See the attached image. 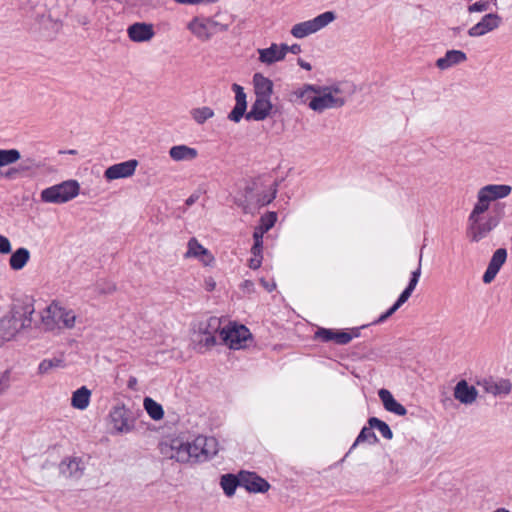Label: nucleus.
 <instances>
[{"label":"nucleus","instance_id":"c756f323","mask_svg":"<svg viewBox=\"0 0 512 512\" xmlns=\"http://www.w3.org/2000/svg\"><path fill=\"white\" fill-rule=\"evenodd\" d=\"M255 96H268L273 94V81L262 73H255L252 78Z\"/></svg>","mask_w":512,"mask_h":512},{"label":"nucleus","instance_id":"4d7b16f0","mask_svg":"<svg viewBox=\"0 0 512 512\" xmlns=\"http://www.w3.org/2000/svg\"><path fill=\"white\" fill-rule=\"evenodd\" d=\"M187 202H188V204H190V203H193V200L190 198V199H188Z\"/></svg>","mask_w":512,"mask_h":512},{"label":"nucleus","instance_id":"20e7f679","mask_svg":"<svg viewBox=\"0 0 512 512\" xmlns=\"http://www.w3.org/2000/svg\"><path fill=\"white\" fill-rule=\"evenodd\" d=\"M34 312V304L31 301H25L15 305L12 310L11 318L2 320L0 323L1 329L3 330L2 336L10 340L20 331L30 328Z\"/></svg>","mask_w":512,"mask_h":512},{"label":"nucleus","instance_id":"473e14b6","mask_svg":"<svg viewBox=\"0 0 512 512\" xmlns=\"http://www.w3.org/2000/svg\"><path fill=\"white\" fill-rule=\"evenodd\" d=\"M31 257L30 251L25 247L16 249L9 258V266L14 271L22 270Z\"/></svg>","mask_w":512,"mask_h":512},{"label":"nucleus","instance_id":"0eeeda50","mask_svg":"<svg viewBox=\"0 0 512 512\" xmlns=\"http://www.w3.org/2000/svg\"><path fill=\"white\" fill-rule=\"evenodd\" d=\"M41 324L46 331L72 329L76 323V314L59 303L52 302L40 313Z\"/></svg>","mask_w":512,"mask_h":512},{"label":"nucleus","instance_id":"37998d69","mask_svg":"<svg viewBox=\"0 0 512 512\" xmlns=\"http://www.w3.org/2000/svg\"><path fill=\"white\" fill-rule=\"evenodd\" d=\"M263 233L261 231H254L253 238H254V245L251 248V251L262 252L263 250Z\"/></svg>","mask_w":512,"mask_h":512},{"label":"nucleus","instance_id":"dca6fc26","mask_svg":"<svg viewBox=\"0 0 512 512\" xmlns=\"http://www.w3.org/2000/svg\"><path fill=\"white\" fill-rule=\"evenodd\" d=\"M422 270V254L419 258V263L417 268L412 272L410 282L406 289L401 293L398 300L395 302V304L383 315H381L378 319V323H381L385 321L388 317H390L392 314H394L411 296L412 292L414 291L415 287L418 284L420 275Z\"/></svg>","mask_w":512,"mask_h":512},{"label":"nucleus","instance_id":"49530a36","mask_svg":"<svg viewBox=\"0 0 512 512\" xmlns=\"http://www.w3.org/2000/svg\"><path fill=\"white\" fill-rule=\"evenodd\" d=\"M240 290L244 293V294H252L255 292L256 288H255V284L253 281L251 280H244L240 286H239Z\"/></svg>","mask_w":512,"mask_h":512},{"label":"nucleus","instance_id":"de8ad7c7","mask_svg":"<svg viewBox=\"0 0 512 512\" xmlns=\"http://www.w3.org/2000/svg\"><path fill=\"white\" fill-rule=\"evenodd\" d=\"M281 45L283 47H285L284 49V56L286 57V55L290 52L292 54H299L301 52V46L299 44H293V45H288V44H285V43H281Z\"/></svg>","mask_w":512,"mask_h":512},{"label":"nucleus","instance_id":"79ce46f5","mask_svg":"<svg viewBox=\"0 0 512 512\" xmlns=\"http://www.w3.org/2000/svg\"><path fill=\"white\" fill-rule=\"evenodd\" d=\"M487 8H488V6H487L486 2L476 1V2H473L472 4H470L467 7V12L469 14L483 13V12H485L487 10Z\"/></svg>","mask_w":512,"mask_h":512},{"label":"nucleus","instance_id":"a19ab883","mask_svg":"<svg viewBox=\"0 0 512 512\" xmlns=\"http://www.w3.org/2000/svg\"><path fill=\"white\" fill-rule=\"evenodd\" d=\"M277 220V215L274 212H269L266 215L261 217L260 225L255 228L256 231H261V233L265 234L268 230H270Z\"/></svg>","mask_w":512,"mask_h":512},{"label":"nucleus","instance_id":"a878e982","mask_svg":"<svg viewBox=\"0 0 512 512\" xmlns=\"http://www.w3.org/2000/svg\"><path fill=\"white\" fill-rule=\"evenodd\" d=\"M170 159L174 162H193L198 156L199 152L196 148L186 144H178L170 147L168 151Z\"/></svg>","mask_w":512,"mask_h":512},{"label":"nucleus","instance_id":"c9c22d12","mask_svg":"<svg viewBox=\"0 0 512 512\" xmlns=\"http://www.w3.org/2000/svg\"><path fill=\"white\" fill-rule=\"evenodd\" d=\"M192 119L199 125L214 117V110L208 106L194 108L190 111Z\"/></svg>","mask_w":512,"mask_h":512},{"label":"nucleus","instance_id":"f03ea898","mask_svg":"<svg viewBox=\"0 0 512 512\" xmlns=\"http://www.w3.org/2000/svg\"><path fill=\"white\" fill-rule=\"evenodd\" d=\"M230 24L218 9L213 15L198 14L187 23V30L200 42L210 41L216 34L228 31Z\"/></svg>","mask_w":512,"mask_h":512},{"label":"nucleus","instance_id":"2f4dec72","mask_svg":"<svg viewBox=\"0 0 512 512\" xmlns=\"http://www.w3.org/2000/svg\"><path fill=\"white\" fill-rule=\"evenodd\" d=\"M317 337L324 341H334L337 344L344 345L352 340V335L344 331H334L331 329H320L316 333Z\"/></svg>","mask_w":512,"mask_h":512},{"label":"nucleus","instance_id":"4c0bfd02","mask_svg":"<svg viewBox=\"0 0 512 512\" xmlns=\"http://www.w3.org/2000/svg\"><path fill=\"white\" fill-rule=\"evenodd\" d=\"M368 424L370 428L377 429L385 439H392L393 433L386 422L376 417H372L368 420Z\"/></svg>","mask_w":512,"mask_h":512},{"label":"nucleus","instance_id":"4468645a","mask_svg":"<svg viewBox=\"0 0 512 512\" xmlns=\"http://www.w3.org/2000/svg\"><path fill=\"white\" fill-rule=\"evenodd\" d=\"M109 419L114 432L117 434H127L134 429V420L130 416V411L124 405L113 407Z\"/></svg>","mask_w":512,"mask_h":512},{"label":"nucleus","instance_id":"2eb2a0df","mask_svg":"<svg viewBox=\"0 0 512 512\" xmlns=\"http://www.w3.org/2000/svg\"><path fill=\"white\" fill-rule=\"evenodd\" d=\"M184 258L197 260L205 268L213 267L216 262L212 252L204 247L195 237L190 238L187 242Z\"/></svg>","mask_w":512,"mask_h":512},{"label":"nucleus","instance_id":"603ef678","mask_svg":"<svg viewBox=\"0 0 512 512\" xmlns=\"http://www.w3.org/2000/svg\"><path fill=\"white\" fill-rule=\"evenodd\" d=\"M297 64L304 70L306 71H310L312 70V66L309 62L305 61L304 59L302 58H298L297 59Z\"/></svg>","mask_w":512,"mask_h":512},{"label":"nucleus","instance_id":"a211bd4d","mask_svg":"<svg viewBox=\"0 0 512 512\" xmlns=\"http://www.w3.org/2000/svg\"><path fill=\"white\" fill-rule=\"evenodd\" d=\"M195 461L206 460L215 456L219 451V444L214 437L197 436L193 438Z\"/></svg>","mask_w":512,"mask_h":512},{"label":"nucleus","instance_id":"b1692460","mask_svg":"<svg viewBox=\"0 0 512 512\" xmlns=\"http://www.w3.org/2000/svg\"><path fill=\"white\" fill-rule=\"evenodd\" d=\"M315 86L314 84H303L291 90L287 94V101L294 106L305 104L309 106L311 99H313Z\"/></svg>","mask_w":512,"mask_h":512},{"label":"nucleus","instance_id":"72a5a7b5","mask_svg":"<svg viewBox=\"0 0 512 512\" xmlns=\"http://www.w3.org/2000/svg\"><path fill=\"white\" fill-rule=\"evenodd\" d=\"M143 406L149 417L155 421L162 420L164 417V409L160 403L150 397L143 400Z\"/></svg>","mask_w":512,"mask_h":512},{"label":"nucleus","instance_id":"1a4fd4ad","mask_svg":"<svg viewBox=\"0 0 512 512\" xmlns=\"http://www.w3.org/2000/svg\"><path fill=\"white\" fill-rule=\"evenodd\" d=\"M221 321L217 317H210L198 322L192 331L191 342L193 349L204 353L216 345V333L221 330Z\"/></svg>","mask_w":512,"mask_h":512},{"label":"nucleus","instance_id":"e433bc0d","mask_svg":"<svg viewBox=\"0 0 512 512\" xmlns=\"http://www.w3.org/2000/svg\"><path fill=\"white\" fill-rule=\"evenodd\" d=\"M220 484L224 493L230 497L234 495L237 486H240V476L237 478L231 474L223 475Z\"/></svg>","mask_w":512,"mask_h":512},{"label":"nucleus","instance_id":"f8f14e48","mask_svg":"<svg viewBox=\"0 0 512 512\" xmlns=\"http://www.w3.org/2000/svg\"><path fill=\"white\" fill-rule=\"evenodd\" d=\"M251 333L244 325L230 323L220 330L222 343L230 349L239 350L247 346Z\"/></svg>","mask_w":512,"mask_h":512},{"label":"nucleus","instance_id":"bb28decb","mask_svg":"<svg viewBox=\"0 0 512 512\" xmlns=\"http://www.w3.org/2000/svg\"><path fill=\"white\" fill-rule=\"evenodd\" d=\"M59 470L65 477L78 479L83 475L84 463L78 457L65 458L61 461Z\"/></svg>","mask_w":512,"mask_h":512},{"label":"nucleus","instance_id":"c85d7f7f","mask_svg":"<svg viewBox=\"0 0 512 512\" xmlns=\"http://www.w3.org/2000/svg\"><path fill=\"white\" fill-rule=\"evenodd\" d=\"M379 398L382 401V404L390 413H394L398 416H405L407 414L406 408L396 401L393 397L392 393L387 389H380L378 392Z\"/></svg>","mask_w":512,"mask_h":512},{"label":"nucleus","instance_id":"09e8293b","mask_svg":"<svg viewBox=\"0 0 512 512\" xmlns=\"http://www.w3.org/2000/svg\"><path fill=\"white\" fill-rule=\"evenodd\" d=\"M9 387V375L7 373L0 374V395Z\"/></svg>","mask_w":512,"mask_h":512},{"label":"nucleus","instance_id":"864d4df0","mask_svg":"<svg viewBox=\"0 0 512 512\" xmlns=\"http://www.w3.org/2000/svg\"><path fill=\"white\" fill-rule=\"evenodd\" d=\"M48 20H51L54 23L55 26L59 25L58 19H52L50 15L48 16Z\"/></svg>","mask_w":512,"mask_h":512},{"label":"nucleus","instance_id":"412c9836","mask_svg":"<svg viewBox=\"0 0 512 512\" xmlns=\"http://www.w3.org/2000/svg\"><path fill=\"white\" fill-rule=\"evenodd\" d=\"M127 35L135 43L149 42L155 36L154 26L151 23L136 22L127 28Z\"/></svg>","mask_w":512,"mask_h":512},{"label":"nucleus","instance_id":"9d476101","mask_svg":"<svg viewBox=\"0 0 512 512\" xmlns=\"http://www.w3.org/2000/svg\"><path fill=\"white\" fill-rule=\"evenodd\" d=\"M79 193V182L77 180H66L42 190L40 199L44 203L63 204L76 198Z\"/></svg>","mask_w":512,"mask_h":512},{"label":"nucleus","instance_id":"6ab92c4d","mask_svg":"<svg viewBox=\"0 0 512 512\" xmlns=\"http://www.w3.org/2000/svg\"><path fill=\"white\" fill-rule=\"evenodd\" d=\"M483 390L494 397H506L512 391V382L507 378H487L478 383Z\"/></svg>","mask_w":512,"mask_h":512},{"label":"nucleus","instance_id":"3c124183","mask_svg":"<svg viewBox=\"0 0 512 512\" xmlns=\"http://www.w3.org/2000/svg\"><path fill=\"white\" fill-rule=\"evenodd\" d=\"M260 283L268 292H272L276 288L275 282H268L264 278L260 279Z\"/></svg>","mask_w":512,"mask_h":512},{"label":"nucleus","instance_id":"f3484780","mask_svg":"<svg viewBox=\"0 0 512 512\" xmlns=\"http://www.w3.org/2000/svg\"><path fill=\"white\" fill-rule=\"evenodd\" d=\"M138 165L139 162L137 159H129L124 162L113 164L104 171V178L108 182L130 178L134 176Z\"/></svg>","mask_w":512,"mask_h":512},{"label":"nucleus","instance_id":"5701e85b","mask_svg":"<svg viewBox=\"0 0 512 512\" xmlns=\"http://www.w3.org/2000/svg\"><path fill=\"white\" fill-rule=\"evenodd\" d=\"M478 390L466 380H460L454 387L453 396L463 405H472L478 398Z\"/></svg>","mask_w":512,"mask_h":512},{"label":"nucleus","instance_id":"7ed1b4c3","mask_svg":"<svg viewBox=\"0 0 512 512\" xmlns=\"http://www.w3.org/2000/svg\"><path fill=\"white\" fill-rule=\"evenodd\" d=\"M504 215V204L493 205L492 212L487 214H469L467 237L472 243L485 239L501 223Z\"/></svg>","mask_w":512,"mask_h":512},{"label":"nucleus","instance_id":"58836bf2","mask_svg":"<svg viewBox=\"0 0 512 512\" xmlns=\"http://www.w3.org/2000/svg\"><path fill=\"white\" fill-rule=\"evenodd\" d=\"M63 360L59 358L44 359L38 366V373L41 375L48 374L55 368L63 367Z\"/></svg>","mask_w":512,"mask_h":512},{"label":"nucleus","instance_id":"f704fd0d","mask_svg":"<svg viewBox=\"0 0 512 512\" xmlns=\"http://www.w3.org/2000/svg\"><path fill=\"white\" fill-rule=\"evenodd\" d=\"M21 159V153L17 149H0V169L15 164Z\"/></svg>","mask_w":512,"mask_h":512},{"label":"nucleus","instance_id":"7c9ffc66","mask_svg":"<svg viewBox=\"0 0 512 512\" xmlns=\"http://www.w3.org/2000/svg\"><path fill=\"white\" fill-rule=\"evenodd\" d=\"M92 391L86 386H82L75 390L71 395V406L76 410H86L91 401Z\"/></svg>","mask_w":512,"mask_h":512},{"label":"nucleus","instance_id":"a18cd8bd","mask_svg":"<svg viewBox=\"0 0 512 512\" xmlns=\"http://www.w3.org/2000/svg\"><path fill=\"white\" fill-rule=\"evenodd\" d=\"M11 251L12 246L10 240L4 235H0V254H9Z\"/></svg>","mask_w":512,"mask_h":512},{"label":"nucleus","instance_id":"8fccbe9b","mask_svg":"<svg viewBox=\"0 0 512 512\" xmlns=\"http://www.w3.org/2000/svg\"><path fill=\"white\" fill-rule=\"evenodd\" d=\"M216 287V281L213 277L204 278V288L206 291H213Z\"/></svg>","mask_w":512,"mask_h":512},{"label":"nucleus","instance_id":"4be33fe9","mask_svg":"<svg viewBox=\"0 0 512 512\" xmlns=\"http://www.w3.org/2000/svg\"><path fill=\"white\" fill-rule=\"evenodd\" d=\"M240 486L253 493H264L270 488V484L253 472L240 473Z\"/></svg>","mask_w":512,"mask_h":512},{"label":"nucleus","instance_id":"aec40b11","mask_svg":"<svg viewBox=\"0 0 512 512\" xmlns=\"http://www.w3.org/2000/svg\"><path fill=\"white\" fill-rule=\"evenodd\" d=\"M284 49L281 43H271L266 48H258V62L264 66L270 67L285 59Z\"/></svg>","mask_w":512,"mask_h":512},{"label":"nucleus","instance_id":"cd10ccee","mask_svg":"<svg viewBox=\"0 0 512 512\" xmlns=\"http://www.w3.org/2000/svg\"><path fill=\"white\" fill-rule=\"evenodd\" d=\"M467 60V55L461 50H448L445 55L436 60V67L440 70H447Z\"/></svg>","mask_w":512,"mask_h":512},{"label":"nucleus","instance_id":"423d86ee","mask_svg":"<svg viewBox=\"0 0 512 512\" xmlns=\"http://www.w3.org/2000/svg\"><path fill=\"white\" fill-rule=\"evenodd\" d=\"M512 193L508 184H487L477 190L476 201L469 214H487L492 212V203L505 199Z\"/></svg>","mask_w":512,"mask_h":512},{"label":"nucleus","instance_id":"6e6d98bb","mask_svg":"<svg viewBox=\"0 0 512 512\" xmlns=\"http://www.w3.org/2000/svg\"><path fill=\"white\" fill-rule=\"evenodd\" d=\"M274 197H275V191L273 192V195H272V197H271V198H269V199H268V200L266 201V203H269V202H271V200H272V199H273Z\"/></svg>","mask_w":512,"mask_h":512},{"label":"nucleus","instance_id":"5fc2aeb1","mask_svg":"<svg viewBox=\"0 0 512 512\" xmlns=\"http://www.w3.org/2000/svg\"><path fill=\"white\" fill-rule=\"evenodd\" d=\"M494 512H509V511L505 508H499V509L495 510Z\"/></svg>","mask_w":512,"mask_h":512},{"label":"nucleus","instance_id":"ddd939ff","mask_svg":"<svg viewBox=\"0 0 512 512\" xmlns=\"http://www.w3.org/2000/svg\"><path fill=\"white\" fill-rule=\"evenodd\" d=\"M502 25L503 17L497 12H489L467 30V35L471 38H481L495 32Z\"/></svg>","mask_w":512,"mask_h":512},{"label":"nucleus","instance_id":"9b49d317","mask_svg":"<svg viewBox=\"0 0 512 512\" xmlns=\"http://www.w3.org/2000/svg\"><path fill=\"white\" fill-rule=\"evenodd\" d=\"M335 19V12L326 11L317 15L313 19L294 24L290 29V34L296 39H303L323 30L334 22Z\"/></svg>","mask_w":512,"mask_h":512},{"label":"nucleus","instance_id":"393cba45","mask_svg":"<svg viewBox=\"0 0 512 512\" xmlns=\"http://www.w3.org/2000/svg\"><path fill=\"white\" fill-rule=\"evenodd\" d=\"M506 259H507V251L504 248H499L493 253V255L490 259V262L488 264V267L483 275V282L485 284H489L495 279L500 268L506 262Z\"/></svg>","mask_w":512,"mask_h":512},{"label":"nucleus","instance_id":"6e6552de","mask_svg":"<svg viewBox=\"0 0 512 512\" xmlns=\"http://www.w3.org/2000/svg\"><path fill=\"white\" fill-rule=\"evenodd\" d=\"M346 102L343 90L340 84L330 86H315L313 99L309 103V108L316 112L322 113L328 109H337L342 107Z\"/></svg>","mask_w":512,"mask_h":512},{"label":"nucleus","instance_id":"f257e3e1","mask_svg":"<svg viewBox=\"0 0 512 512\" xmlns=\"http://www.w3.org/2000/svg\"><path fill=\"white\" fill-rule=\"evenodd\" d=\"M232 90L235 93V106L228 114L230 121L238 123L244 116L247 120L263 121L270 115L273 109L271 97L256 96L250 111L245 113L247 110V96L244 88L235 83L232 85Z\"/></svg>","mask_w":512,"mask_h":512},{"label":"nucleus","instance_id":"39448f33","mask_svg":"<svg viewBox=\"0 0 512 512\" xmlns=\"http://www.w3.org/2000/svg\"><path fill=\"white\" fill-rule=\"evenodd\" d=\"M159 450L161 455L169 460L179 463H189L195 461L193 439L185 436H174L164 439Z\"/></svg>","mask_w":512,"mask_h":512},{"label":"nucleus","instance_id":"c03bdc74","mask_svg":"<svg viewBox=\"0 0 512 512\" xmlns=\"http://www.w3.org/2000/svg\"><path fill=\"white\" fill-rule=\"evenodd\" d=\"M251 254L252 257L249 259L248 265L251 269H258L262 264V252L251 251Z\"/></svg>","mask_w":512,"mask_h":512},{"label":"nucleus","instance_id":"ea45409f","mask_svg":"<svg viewBox=\"0 0 512 512\" xmlns=\"http://www.w3.org/2000/svg\"><path fill=\"white\" fill-rule=\"evenodd\" d=\"M372 430H373V428H370V426L363 427L362 430L360 431L358 437L356 438L352 448L356 447L358 444L363 443V442H369L372 444L376 443L378 441V439Z\"/></svg>","mask_w":512,"mask_h":512}]
</instances>
